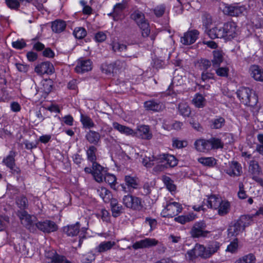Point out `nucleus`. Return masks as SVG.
Segmentation results:
<instances>
[{"label":"nucleus","instance_id":"50","mask_svg":"<svg viewBox=\"0 0 263 263\" xmlns=\"http://www.w3.org/2000/svg\"><path fill=\"white\" fill-rule=\"evenodd\" d=\"M198 161L208 166H213L216 164V159L213 157H201L198 159Z\"/></svg>","mask_w":263,"mask_h":263},{"label":"nucleus","instance_id":"46","mask_svg":"<svg viewBox=\"0 0 263 263\" xmlns=\"http://www.w3.org/2000/svg\"><path fill=\"white\" fill-rule=\"evenodd\" d=\"M179 113L183 116L189 117L191 112V109L189 105L184 103H181L178 105Z\"/></svg>","mask_w":263,"mask_h":263},{"label":"nucleus","instance_id":"27","mask_svg":"<svg viewBox=\"0 0 263 263\" xmlns=\"http://www.w3.org/2000/svg\"><path fill=\"white\" fill-rule=\"evenodd\" d=\"M226 172L231 176H239L242 173L241 166L237 162L233 161Z\"/></svg>","mask_w":263,"mask_h":263},{"label":"nucleus","instance_id":"38","mask_svg":"<svg viewBox=\"0 0 263 263\" xmlns=\"http://www.w3.org/2000/svg\"><path fill=\"white\" fill-rule=\"evenodd\" d=\"M196 218V215L193 213H190L186 215L179 216L175 218V220L181 224H185L187 222L193 221Z\"/></svg>","mask_w":263,"mask_h":263},{"label":"nucleus","instance_id":"10","mask_svg":"<svg viewBox=\"0 0 263 263\" xmlns=\"http://www.w3.org/2000/svg\"><path fill=\"white\" fill-rule=\"evenodd\" d=\"M15 152L11 151L9 155L3 159V163L10 169L12 174L14 175H19L21 173V170L15 164Z\"/></svg>","mask_w":263,"mask_h":263},{"label":"nucleus","instance_id":"13","mask_svg":"<svg viewBox=\"0 0 263 263\" xmlns=\"http://www.w3.org/2000/svg\"><path fill=\"white\" fill-rule=\"evenodd\" d=\"M187 254L191 260L198 257L206 259L205 247L202 245L196 243L192 250L187 252Z\"/></svg>","mask_w":263,"mask_h":263},{"label":"nucleus","instance_id":"55","mask_svg":"<svg viewBox=\"0 0 263 263\" xmlns=\"http://www.w3.org/2000/svg\"><path fill=\"white\" fill-rule=\"evenodd\" d=\"M6 5L11 9L17 10L20 7L18 0H5Z\"/></svg>","mask_w":263,"mask_h":263},{"label":"nucleus","instance_id":"30","mask_svg":"<svg viewBox=\"0 0 263 263\" xmlns=\"http://www.w3.org/2000/svg\"><path fill=\"white\" fill-rule=\"evenodd\" d=\"M85 138L90 144L97 145L100 141L101 135L97 132L90 130L86 133Z\"/></svg>","mask_w":263,"mask_h":263},{"label":"nucleus","instance_id":"12","mask_svg":"<svg viewBox=\"0 0 263 263\" xmlns=\"http://www.w3.org/2000/svg\"><path fill=\"white\" fill-rule=\"evenodd\" d=\"M35 230H39L45 233H50L56 231L58 229V226L54 221L46 220L43 221H38L35 223Z\"/></svg>","mask_w":263,"mask_h":263},{"label":"nucleus","instance_id":"4","mask_svg":"<svg viewBox=\"0 0 263 263\" xmlns=\"http://www.w3.org/2000/svg\"><path fill=\"white\" fill-rule=\"evenodd\" d=\"M142 30V35L147 37L150 33L149 24L145 20L144 14L139 10L135 11L130 16Z\"/></svg>","mask_w":263,"mask_h":263},{"label":"nucleus","instance_id":"62","mask_svg":"<svg viewBox=\"0 0 263 263\" xmlns=\"http://www.w3.org/2000/svg\"><path fill=\"white\" fill-rule=\"evenodd\" d=\"M238 248V239H235L227 247V251L231 253L235 252Z\"/></svg>","mask_w":263,"mask_h":263},{"label":"nucleus","instance_id":"35","mask_svg":"<svg viewBox=\"0 0 263 263\" xmlns=\"http://www.w3.org/2000/svg\"><path fill=\"white\" fill-rule=\"evenodd\" d=\"M97 194L105 202H108L112 198L110 192L105 187H101L97 190Z\"/></svg>","mask_w":263,"mask_h":263},{"label":"nucleus","instance_id":"16","mask_svg":"<svg viewBox=\"0 0 263 263\" xmlns=\"http://www.w3.org/2000/svg\"><path fill=\"white\" fill-rule=\"evenodd\" d=\"M199 32L197 30H192L185 32L181 38V42L185 45H191L197 39Z\"/></svg>","mask_w":263,"mask_h":263},{"label":"nucleus","instance_id":"32","mask_svg":"<svg viewBox=\"0 0 263 263\" xmlns=\"http://www.w3.org/2000/svg\"><path fill=\"white\" fill-rule=\"evenodd\" d=\"M222 199L218 196L215 195H211L209 197L208 199V206L211 209L216 210L218 208L220 205V202Z\"/></svg>","mask_w":263,"mask_h":263},{"label":"nucleus","instance_id":"63","mask_svg":"<svg viewBox=\"0 0 263 263\" xmlns=\"http://www.w3.org/2000/svg\"><path fill=\"white\" fill-rule=\"evenodd\" d=\"M186 144L185 142L176 139H173V146L174 147L177 148H180L183 147L185 146V145L184 144Z\"/></svg>","mask_w":263,"mask_h":263},{"label":"nucleus","instance_id":"49","mask_svg":"<svg viewBox=\"0 0 263 263\" xmlns=\"http://www.w3.org/2000/svg\"><path fill=\"white\" fill-rule=\"evenodd\" d=\"M249 171L253 176L258 175L260 172V169L258 163L255 161H251Z\"/></svg>","mask_w":263,"mask_h":263},{"label":"nucleus","instance_id":"39","mask_svg":"<svg viewBox=\"0 0 263 263\" xmlns=\"http://www.w3.org/2000/svg\"><path fill=\"white\" fill-rule=\"evenodd\" d=\"M192 103L196 107L202 108L205 105L206 100L202 95L197 93L193 99Z\"/></svg>","mask_w":263,"mask_h":263},{"label":"nucleus","instance_id":"61","mask_svg":"<svg viewBox=\"0 0 263 263\" xmlns=\"http://www.w3.org/2000/svg\"><path fill=\"white\" fill-rule=\"evenodd\" d=\"M12 45L15 49H22L26 46V44L23 40H21L13 42Z\"/></svg>","mask_w":263,"mask_h":263},{"label":"nucleus","instance_id":"31","mask_svg":"<svg viewBox=\"0 0 263 263\" xmlns=\"http://www.w3.org/2000/svg\"><path fill=\"white\" fill-rule=\"evenodd\" d=\"M220 243L217 241H213L210 242L207 247H205V253L206 258H210L213 254L217 252L219 249Z\"/></svg>","mask_w":263,"mask_h":263},{"label":"nucleus","instance_id":"52","mask_svg":"<svg viewBox=\"0 0 263 263\" xmlns=\"http://www.w3.org/2000/svg\"><path fill=\"white\" fill-rule=\"evenodd\" d=\"M74 36L78 39H82L86 36L87 32L83 27L76 28L73 32Z\"/></svg>","mask_w":263,"mask_h":263},{"label":"nucleus","instance_id":"6","mask_svg":"<svg viewBox=\"0 0 263 263\" xmlns=\"http://www.w3.org/2000/svg\"><path fill=\"white\" fill-rule=\"evenodd\" d=\"M17 215L19 217L22 224L27 229L31 232L35 231V223L36 222L34 220L35 217H32L25 210H18L17 212Z\"/></svg>","mask_w":263,"mask_h":263},{"label":"nucleus","instance_id":"28","mask_svg":"<svg viewBox=\"0 0 263 263\" xmlns=\"http://www.w3.org/2000/svg\"><path fill=\"white\" fill-rule=\"evenodd\" d=\"M112 215L114 217L119 216L123 212V208L119 204L117 199L112 198L110 201Z\"/></svg>","mask_w":263,"mask_h":263},{"label":"nucleus","instance_id":"60","mask_svg":"<svg viewBox=\"0 0 263 263\" xmlns=\"http://www.w3.org/2000/svg\"><path fill=\"white\" fill-rule=\"evenodd\" d=\"M81 260L84 263H90L92 260H95V256L92 253L89 252L86 254L83 255L81 257Z\"/></svg>","mask_w":263,"mask_h":263},{"label":"nucleus","instance_id":"53","mask_svg":"<svg viewBox=\"0 0 263 263\" xmlns=\"http://www.w3.org/2000/svg\"><path fill=\"white\" fill-rule=\"evenodd\" d=\"M198 64L200 69L205 71L212 66L211 61L205 59L200 60L198 62Z\"/></svg>","mask_w":263,"mask_h":263},{"label":"nucleus","instance_id":"34","mask_svg":"<svg viewBox=\"0 0 263 263\" xmlns=\"http://www.w3.org/2000/svg\"><path fill=\"white\" fill-rule=\"evenodd\" d=\"M225 119L221 116H216L211 121L210 127L212 129H220L225 125Z\"/></svg>","mask_w":263,"mask_h":263},{"label":"nucleus","instance_id":"45","mask_svg":"<svg viewBox=\"0 0 263 263\" xmlns=\"http://www.w3.org/2000/svg\"><path fill=\"white\" fill-rule=\"evenodd\" d=\"M97 148L93 145L90 146L86 152L87 159L92 163V164L96 162V152Z\"/></svg>","mask_w":263,"mask_h":263},{"label":"nucleus","instance_id":"58","mask_svg":"<svg viewBox=\"0 0 263 263\" xmlns=\"http://www.w3.org/2000/svg\"><path fill=\"white\" fill-rule=\"evenodd\" d=\"M153 11L157 17H161L165 12V6L164 5H158L153 10Z\"/></svg>","mask_w":263,"mask_h":263},{"label":"nucleus","instance_id":"43","mask_svg":"<svg viewBox=\"0 0 263 263\" xmlns=\"http://www.w3.org/2000/svg\"><path fill=\"white\" fill-rule=\"evenodd\" d=\"M256 257L252 253H249L237 259L235 263H255Z\"/></svg>","mask_w":263,"mask_h":263},{"label":"nucleus","instance_id":"25","mask_svg":"<svg viewBox=\"0 0 263 263\" xmlns=\"http://www.w3.org/2000/svg\"><path fill=\"white\" fill-rule=\"evenodd\" d=\"M252 78L256 81L263 82V69L256 65H253L250 68Z\"/></svg>","mask_w":263,"mask_h":263},{"label":"nucleus","instance_id":"8","mask_svg":"<svg viewBox=\"0 0 263 263\" xmlns=\"http://www.w3.org/2000/svg\"><path fill=\"white\" fill-rule=\"evenodd\" d=\"M182 210V205L179 202L170 201L167 202L162 211L164 217H173L179 214Z\"/></svg>","mask_w":263,"mask_h":263},{"label":"nucleus","instance_id":"47","mask_svg":"<svg viewBox=\"0 0 263 263\" xmlns=\"http://www.w3.org/2000/svg\"><path fill=\"white\" fill-rule=\"evenodd\" d=\"M16 203L17 206L21 209V210H24L28 206V199L23 195L16 199Z\"/></svg>","mask_w":263,"mask_h":263},{"label":"nucleus","instance_id":"64","mask_svg":"<svg viewBox=\"0 0 263 263\" xmlns=\"http://www.w3.org/2000/svg\"><path fill=\"white\" fill-rule=\"evenodd\" d=\"M214 75L211 72L203 71L201 74V79L203 81H205L210 79H213Z\"/></svg>","mask_w":263,"mask_h":263},{"label":"nucleus","instance_id":"48","mask_svg":"<svg viewBox=\"0 0 263 263\" xmlns=\"http://www.w3.org/2000/svg\"><path fill=\"white\" fill-rule=\"evenodd\" d=\"M163 183L167 189L170 192L175 191L176 190V186L174 184V181L168 176H163L162 178Z\"/></svg>","mask_w":263,"mask_h":263},{"label":"nucleus","instance_id":"2","mask_svg":"<svg viewBox=\"0 0 263 263\" xmlns=\"http://www.w3.org/2000/svg\"><path fill=\"white\" fill-rule=\"evenodd\" d=\"M253 222L252 216L249 215H241L238 219L231 223L228 229V235L237 236L242 233L246 227L251 225Z\"/></svg>","mask_w":263,"mask_h":263},{"label":"nucleus","instance_id":"44","mask_svg":"<svg viewBox=\"0 0 263 263\" xmlns=\"http://www.w3.org/2000/svg\"><path fill=\"white\" fill-rule=\"evenodd\" d=\"M112 50L115 52H123L127 50V47L126 45L118 42H112L111 44Z\"/></svg>","mask_w":263,"mask_h":263},{"label":"nucleus","instance_id":"57","mask_svg":"<svg viewBox=\"0 0 263 263\" xmlns=\"http://www.w3.org/2000/svg\"><path fill=\"white\" fill-rule=\"evenodd\" d=\"M103 180L108 183L111 186L115 185V183L116 182V178L115 175L110 174H106Z\"/></svg>","mask_w":263,"mask_h":263},{"label":"nucleus","instance_id":"1","mask_svg":"<svg viewBox=\"0 0 263 263\" xmlns=\"http://www.w3.org/2000/svg\"><path fill=\"white\" fill-rule=\"evenodd\" d=\"M238 34L236 24L233 22H228L222 26H215L208 31V35L212 39L223 38L231 40L235 37Z\"/></svg>","mask_w":263,"mask_h":263},{"label":"nucleus","instance_id":"20","mask_svg":"<svg viewBox=\"0 0 263 263\" xmlns=\"http://www.w3.org/2000/svg\"><path fill=\"white\" fill-rule=\"evenodd\" d=\"M35 72L40 75L51 74L53 72V66L49 62H43L35 67Z\"/></svg>","mask_w":263,"mask_h":263},{"label":"nucleus","instance_id":"29","mask_svg":"<svg viewBox=\"0 0 263 263\" xmlns=\"http://www.w3.org/2000/svg\"><path fill=\"white\" fill-rule=\"evenodd\" d=\"M114 128L122 134L126 136H134V131L129 127L121 125L118 122H115L112 123Z\"/></svg>","mask_w":263,"mask_h":263},{"label":"nucleus","instance_id":"19","mask_svg":"<svg viewBox=\"0 0 263 263\" xmlns=\"http://www.w3.org/2000/svg\"><path fill=\"white\" fill-rule=\"evenodd\" d=\"M92 168L93 169L92 176L95 180L98 182H102L106 174L104 168L98 163H95L92 164Z\"/></svg>","mask_w":263,"mask_h":263},{"label":"nucleus","instance_id":"5","mask_svg":"<svg viewBox=\"0 0 263 263\" xmlns=\"http://www.w3.org/2000/svg\"><path fill=\"white\" fill-rule=\"evenodd\" d=\"M206 227L207 225L204 221H197L192 226L190 234L194 238L206 237L210 233L209 231L206 230Z\"/></svg>","mask_w":263,"mask_h":263},{"label":"nucleus","instance_id":"51","mask_svg":"<svg viewBox=\"0 0 263 263\" xmlns=\"http://www.w3.org/2000/svg\"><path fill=\"white\" fill-rule=\"evenodd\" d=\"M215 69V72L218 76L222 77H227L228 76L229 69L227 67H218L213 68Z\"/></svg>","mask_w":263,"mask_h":263},{"label":"nucleus","instance_id":"14","mask_svg":"<svg viewBox=\"0 0 263 263\" xmlns=\"http://www.w3.org/2000/svg\"><path fill=\"white\" fill-rule=\"evenodd\" d=\"M144 107L146 110L160 112L165 108V105L158 100L151 99L144 102Z\"/></svg>","mask_w":263,"mask_h":263},{"label":"nucleus","instance_id":"42","mask_svg":"<svg viewBox=\"0 0 263 263\" xmlns=\"http://www.w3.org/2000/svg\"><path fill=\"white\" fill-rule=\"evenodd\" d=\"M201 19H202L203 26L205 28V31L208 34V31L211 29L209 28L213 22L212 16L210 14L207 13H204L202 14Z\"/></svg>","mask_w":263,"mask_h":263},{"label":"nucleus","instance_id":"22","mask_svg":"<svg viewBox=\"0 0 263 263\" xmlns=\"http://www.w3.org/2000/svg\"><path fill=\"white\" fill-rule=\"evenodd\" d=\"M194 145L198 152L207 153L211 151L209 139H198L195 142Z\"/></svg>","mask_w":263,"mask_h":263},{"label":"nucleus","instance_id":"11","mask_svg":"<svg viewBox=\"0 0 263 263\" xmlns=\"http://www.w3.org/2000/svg\"><path fill=\"white\" fill-rule=\"evenodd\" d=\"M125 184H121L122 190L125 193H130L138 188L139 181L137 177L126 175L124 178Z\"/></svg>","mask_w":263,"mask_h":263},{"label":"nucleus","instance_id":"3","mask_svg":"<svg viewBox=\"0 0 263 263\" xmlns=\"http://www.w3.org/2000/svg\"><path fill=\"white\" fill-rule=\"evenodd\" d=\"M237 96L242 103L246 105L254 106L258 99L254 92L248 87H241L237 91Z\"/></svg>","mask_w":263,"mask_h":263},{"label":"nucleus","instance_id":"21","mask_svg":"<svg viewBox=\"0 0 263 263\" xmlns=\"http://www.w3.org/2000/svg\"><path fill=\"white\" fill-rule=\"evenodd\" d=\"M134 136L143 139H150L152 137L148 126L144 125L138 126L136 131H134Z\"/></svg>","mask_w":263,"mask_h":263},{"label":"nucleus","instance_id":"15","mask_svg":"<svg viewBox=\"0 0 263 263\" xmlns=\"http://www.w3.org/2000/svg\"><path fill=\"white\" fill-rule=\"evenodd\" d=\"M158 243V241L156 239L146 238L136 241L133 245V248L135 250L150 248L156 246Z\"/></svg>","mask_w":263,"mask_h":263},{"label":"nucleus","instance_id":"18","mask_svg":"<svg viewBox=\"0 0 263 263\" xmlns=\"http://www.w3.org/2000/svg\"><path fill=\"white\" fill-rule=\"evenodd\" d=\"M157 161L158 163L166 162V164L170 167H174L177 165L178 160L174 156L168 154H163L156 156Z\"/></svg>","mask_w":263,"mask_h":263},{"label":"nucleus","instance_id":"37","mask_svg":"<svg viewBox=\"0 0 263 263\" xmlns=\"http://www.w3.org/2000/svg\"><path fill=\"white\" fill-rule=\"evenodd\" d=\"M66 26L65 22L62 20H56L52 23V30L55 33L62 32Z\"/></svg>","mask_w":263,"mask_h":263},{"label":"nucleus","instance_id":"36","mask_svg":"<svg viewBox=\"0 0 263 263\" xmlns=\"http://www.w3.org/2000/svg\"><path fill=\"white\" fill-rule=\"evenodd\" d=\"M115 241H103L96 248V250L99 253H102L110 250L115 245Z\"/></svg>","mask_w":263,"mask_h":263},{"label":"nucleus","instance_id":"7","mask_svg":"<svg viewBox=\"0 0 263 263\" xmlns=\"http://www.w3.org/2000/svg\"><path fill=\"white\" fill-rule=\"evenodd\" d=\"M246 10L247 8L245 5L234 3L231 5H226L223 11L225 14L231 16H238L242 14Z\"/></svg>","mask_w":263,"mask_h":263},{"label":"nucleus","instance_id":"40","mask_svg":"<svg viewBox=\"0 0 263 263\" xmlns=\"http://www.w3.org/2000/svg\"><path fill=\"white\" fill-rule=\"evenodd\" d=\"M80 121L85 128H90L95 126V123L92 119L87 115L81 114Z\"/></svg>","mask_w":263,"mask_h":263},{"label":"nucleus","instance_id":"54","mask_svg":"<svg viewBox=\"0 0 263 263\" xmlns=\"http://www.w3.org/2000/svg\"><path fill=\"white\" fill-rule=\"evenodd\" d=\"M154 161H157L156 157H145L143 158L142 162L144 166L147 167H151L154 164Z\"/></svg>","mask_w":263,"mask_h":263},{"label":"nucleus","instance_id":"17","mask_svg":"<svg viewBox=\"0 0 263 263\" xmlns=\"http://www.w3.org/2000/svg\"><path fill=\"white\" fill-rule=\"evenodd\" d=\"M92 69V63L90 60L79 59L74 68L77 73H84Z\"/></svg>","mask_w":263,"mask_h":263},{"label":"nucleus","instance_id":"59","mask_svg":"<svg viewBox=\"0 0 263 263\" xmlns=\"http://www.w3.org/2000/svg\"><path fill=\"white\" fill-rule=\"evenodd\" d=\"M102 71L103 73L107 74L115 72V70L112 64L103 65L102 66Z\"/></svg>","mask_w":263,"mask_h":263},{"label":"nucleus","instance_id":"23","mask_svg":"<svg viewBox=\"0 0 263 263\" xmlns=\"http://www.w3.org/2000/svg\"><path fill=\"white\" fill-rule=\"evenodd\" d=\"M224 60V53L220 50H214L213 51V58L211 60L213 68L220 66Z\"/></svg>","mask_w":263,"mask_h":263},{"label":"nucleus","instance_id":"41","mask_svg":"<svg viewBox=\"0 0 263 263\" xmlns=\"http://www.w3.org/2000/svg\"><path fill=\"white\" fill-rule=\"evenodd\" d=\"M211 150L222 148L224 146L223 143L220 139L212 137L209 139Z\"/></svg>","mask_w":263,"mask_h":263},{"label":"nucleus","instance_id":"33","mask_svg":"<svg viewBox=\"0 0 263 263\" xmlns=\"http://www.w3.org/2000/svg\"><path fill=\"white\" fill-rule=\"evenodd\" d=\"M230 203L227 200H222L218 208L216 209L219 215L223 216L228 214L230 211Z\"/></svg>","mask_w":263,"mask_h":263},{"label":"nucleus","instance_id":"24","mask_svg":"<svg viewBox=\"0 0 263 263\" xmlns=\"http://www.w3.org/2000/svg\"><path fill=\"white\" fill-rule=\"evenodd\" d=\"M80 224L77 222L75 224L65 226L63 228V232L68 236H77L80 232Z\"/></svg>","mask_w":263,"mask_h":263},{"label":"nucleus","instance_id":"26","mask_svg":"<svg viewBox=\"0 0 263 263\" xmlns=\"http://www.w3.org/2000/svg\"><path fill=\"white\" fill-rule=\"evenodd\" d=\"M46 257L51 259L49 263H71L64 256L58 254L54 251L48 252Z\"/></svg>","mask_w":263,"mask_h":263},{"label":"nucleus","instance_id":"56","mask_svg":"<svg viewBox=\"0 0 263 263\" xmlns=\"http://www.w3.org/2000/svg\"><path fill=\"white\" fill-rule=\"evenodd\" d=\"M114 69L115 70V73H116L118 71H119L122 69H124L126 67V63L124 61L122 60H116L114 63L112 64Z\"/></svg>","mask_w":263,"mask_h":263},{"label":"nucleus","instance_id":"9","mask_svg":"<svg viewBox=\"0 0 263 263\" xmlns=\"http://www.w3.org/2000/svg\"><path fill=\"white\" fill-rule=\"evenodd\" d=\"M122 202L126 208L134 210H140L143 207L141 199L130 195L124 196Z\"/></svg>","mask_w":263,"mask_h":263}]
</instances>
